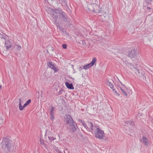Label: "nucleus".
I'll use <instances>...</instances> for the list:
<instances>
[{
	"instance_id": "nucleus-1",
	"label": "nucleus",
	"mask_w": 153,
	"mask_h": 153,
	"mask_svg": "<svg viewBox=\"0 0 153 153\" xmlns=\"http://www.w3.org/2000/svg\"><path fill=\"white\" fill-rule=\"evenodd\" d=\"M52 16L56 22L58 19L60 24H65L70 23V19L66 13L61 9H51Z\"/></svg>"
},
{
	"instance_id": "nucleus-2",
	"label": "nucleus",
	"mask_w": 153,
	"mask_h": 153,
	"mask_svg": "<svg viewBox=\"0 0 153 153\" xmlns=\"http://www.w3.org/2000/svg\"><path fill=\"white\" fill-rule=\"evenodd\" d=\"M1 145L2 148L5 150L7 153H11L14 150L13 144L8 138L5 137L3 138L1 143Z\"/></svg>"
},
{
	"instance_id": "nucleus-3",
	"label": "nucleus",
	"mask_w": 153,
	"mask_h": 153,
	"mask_svg": "<svg viewBox=\"0 0 153 153\" xmlns=\"http://www.w3.org/2000/svg\"><path fill=\"white\" fill-rule=\"evenodd\" d=\"M93 131L94 132L95 136L96 138L102 139L104 137L105 134L104 131L101 130L98 126H97Z\"/></svg>"
},
{
	"instance_id": "nucleus-4",
	"label": "nucleus",
	"mask_w": 153,
	"mask_h": 153,
	"mask_svg": "<svg viewBox=\"0 0 153 153\" xmlns=\"http://www.w3.org/2000/svg\"><path fill=\"white\" fill-rule=\"evenodd\" d=\"M97 126L95 124H93V123L91 122L88 121L87 124V128H85L86 130L89 132H91L93 131L96 128Z\"/></svg>"
},
{
	"instance_id": "nucleus-5",
	"label": "nucleus",
	"mask_w": 153,
	"mask_h": 153,
	"mask_svg": "<svg viewBox=\"0 0 153 153\" xmlns=\"http://www.w3.org/2000/svg\"><path fill=\"white\" fill-rule=\"evenodd\" d=\"M140 141L142 144L147 147L149 146L151 144L150 141L146 137L143 136L140 139Z\"/></svg>"
},
{
	"instance_id": "nucleus-6",
	"label": "nucleus",
	"mask_w": 153,
	"mask_h": 153,
	"mask_svg": "<svg viewBox=\"0 0 153 153\" xmlns=\"http://www.w3.org/2000/svg\"><path fill=\"white\" fill-rule=\"evenodd\" d=\"M94 7H95L93 9L94 13H99L100 16L103 15L104 17L105 16H104V13H104L103 10H100L101 9H100L98 5H97L96 4H94Z\"/></svg>"
},
{
	"instance_id": "nucleus-7",
	"label": "nucleus",
	"mask_w": 153,
	"mask_h": 153,
	"mask_svg": "<svg viewBox=\"0 0 153 153\" xmlns=\"http://www.w3.org/2000/svg\"><path fill=\"white\" fill-rule=\"evenodd\" d=\"M138 53V51L134 49H132L128 53V56L131 58L136 56Z\"/></svg>"
},
{
	"instance_id": "nucleus-8",
	"label": "nucleus",
	"mask_w": 153,
	"mask_h": 153,
	"mask_svg": "<svg viewBox=\"0 0 153 153\" xmlns=\"http://www.w3.org/2000/svg\"><path fill=\"white\" fill-rule=\"evenodd\" d=\"M97 61L96 58L95 57H94L91 61V62L90 63L88 64L85 66L83 67L84 69L85 70H87L89 68L91 67Z\"/></svg>"
},
{
	"instance_id": "nucleus-9",
	"label": "nucleus",
	"mask_w": 153,
	"mask_h": 153,
	"mask_svg": "<svg viewBox=\"0 0 153 153\" xmlns=\"http://www.w3.org/2000/svg\"><path fill=\"white\" fill-rule=\"evenodd\" d=\"M47 64L49 67L54 71V73L58 71V69L56 65L55 64H53L51 62H48Z\"/></svg>"
},
{
	"instance_id": "nucleus-10",
	"label": "nucleus",
	"mask_w": 153,
	"mask_h": 153,
	"mask_svg": "<svg viewBox=\"0 0 153 153\" xmlns=\"http://www.w3.org/2000/svg\"><path fill=\"white\" fill-rule=\"evenodd\" d=\"M66 123L67 124L70 125L73 123L74 121L72 119V117L69 114L66 115Z\"/></svg>"
},
{
	"instance_id": "nucleus-11",
	"label": "nucleus",
	"mask_w": 153,
	"mask_h": 153,
	"mask_svg": "<svg viewBox=\"0 0 153 153\" xmlns=\"http://www.w3.org/2000/svg\"><path fill=\"white\" fill-rule=\"evenodd\" d=\"M3 39L5 41L4 46L5 47V48L6 50L8 51L11 47L12 45V44L9 40H6L4 38Z\"/></svg>"
},
{
	"instance_id": "nucleus-12",
	"label": "nucleus",
	"mask_w": 153,
	"mask_h": 153,
	"mask_svg": "<svg viewBox=\"0 0 153 153\" xmlns=\"http://www.w3.org/2000/svg\"><path fill=\"white\" fill-rule=\"evenodd\" d=\"M70 127V130L72 132H74L76 129L77 127L76 123L74 122V123L71 124L69 125Z\"/></svg>"
},
{
	"instance_id": "nucleus-13",
	"label": "nucleus",
	"mask_w": 153,
	"mask_h": 153,
	"mask_svg": "<svg viewBox=\"0 0 153 153\" xmlns=\"http://www.w3.org/2000/svg\"><path fill=\"white\" fill-rule=\"evenodd\" d=\"M55 110V108L54 107H52L50 109V116L51 119L53 121L54 119V111Z\"/></svg>"
},
{
	"instance_id": "nucleus-14",
	"label": "nucleus",
	"mask_w": 153,
	"mask_h": 153,
	"mask_svg": "<svg viewBox=\"0 0 153 153\" xmlns=\"http://www.w3.org/2000/svg\"><path fill=\"white\" fill-rule=\"evenodd\" d=\"M65 84L67 88L70 89H74V88L72 83L70 84L68 82H66Z\"/></svg>"
},
{
	"instance_id": "nucleus-15",
	"label": "nucleus",
	"mask_w": 153,
	"mask_h": 153,
	"mask_svg": "<svg viewBox=\"0 0 153 153\" xmlns=\"http://www.w3.org/2000/svg\"><path fill=\"white\" fill-rule=\"evenodd\" d=\"M106 85L108 86L111 89H112L114 88V85L112 82H110L109 80L107 81L106 82Z\"/></svg>"
},
{
	"instance_id": "nucleus-16",
	"label": "nucleus",
	"mask_w": 153,
	"mask_h": 153,
	"mask_svg": "<svg viewBox=\"0 0 153 153\" xmlns=\"http://www.w3.org/2000/svg\"><path fill=\"white\" fill-rule=\"evenodd\" d=\"M55 23H56L57 27L59 28V30L63 32H64L65 29L62 28V27L59 25V23L57 22H55Z\"/></svg>"
},
{
	"instance_id": "nucleus-17",
	"label": "nucleus",
	"mask_w": 153,
	"mask_h": 153,
	"mask_svg": "<svg viewBox=\"0 0 153 153\" xmlns=\"http://www.w3.org/2000/svg\"><path fill=\"white\" fill-rule=\"evenodd\" d=\"M19 109L21 111H22L23 109V106L22 105V104L21 103V98L19 99Z\"/></svg>"
},
{
	"instance_id": "nucleus-18",
	"label": "nucleus",
	"mask_w": 153,
	"mask_h": 153,
	"mask_svg": "<svg viewBox=\"0 0 153 153\" xmlns=\"http://www.w3.org/2000/svg\"><path fill=\"white\" fill-rule=\"evenodd\" d=\"M79 122L85 128L87 127V124H85V121L80 119L79 120Z\"/></svg>"
},
{
	"instance_id": "nucleus-19",
	"label": "nucleus",
	"mask_w": 153,
	"mask_h": 153,
	"mask_svg": "<svg viewBox=\"0 0 153 153\" xmlns=\"http://www.w3.org/2000/svg\"><path fill=\"white\" fill-rule=\"evenodd\" d=\"M126 123L127 124L130 125V126H134V123L131 121H126Z\"/></svg>"
},
{
	"instance_id": "nucleus-20",
	"label": "nucleus",
	"mask_w": 153,
	"mask_h": 153,
	"mask_svg": "<svg viewBox=\"0 0 153 153\" xmlns=\"http://www.w3.org/2000/svg\"><path fill=\"white\" fill-rule=\"evenodd\" d=\"M48 138L50 141L52 142V141L53 140H54L56 139V138L53 137H52L50 136H48Z\"/></svg>"
},
{
	"instance_id": "nucleus-21",
	"label": "nucleus",
	"mask_w": 153,
	"mask_h": 153,
	"mask_svg": "<svg viewBox=\"0 0 153 153\" xmlns=\"http://www.w3.org/2000/svg\"><path fill=\"white\" fill-rule=\"evenodd\" d=\"M120 88L121 90V91L123 92V94L124 95H125L126 96H128V94L127 93H126V91L123 90L122 88Z\"/></svg>"
},
{
	"instance_id": "nucleus-22",
	"label": "nucleus",
	"mask_w": 153,
	"mask_h": 153,
	"mask_svg": "<svg viewBox=\"0 0 153 153\" xmlns=\"http://www.w3.org/2000/svg\"><path fill=\"white\" fill-rule=\"evenodd\" d=\"M16 45V46L17 48V49L18 50H20L21 49L22 47L20 45H18L17 44Z\"/></svg>"
},
{
	"instance_id": "nucleus-23",
	"label": "nucleus",
	"mask_w": 153,
	"mask_h": 153,
	"mask_svg": "<svg viewBox=\"0 0 153 153\" xmlns=\"http://www.w3.org/2000/svg\"><path fill=\"white\" fill-rule=\"evenodd\" d=\"M64 91V90L63 89H61L58 92V94L59 95L61 94Z\"/></svg>"
},
{
	"instance_id": "nucleus-24",
	"label": "nucleus",
	"mask_w": 153,
	"mask_h": 153,
	"mask_svg": "<svg viewBox=\"0 0 153 153\" xmlns=\"http://www.w3.org/2000/svg\"><path fill=\"white\" fill-rule=\"evenodd\" d=\"M62 47L64 49H66L67 45L66 44H64L62 45Z\"/></svg>"
},
{
	"instance_id": "nucleus-25",
	"label": "nucleus",
	"mask_w": 153,
	"mask_h": 153,
	"mask_svg": "<svg viewBox=\"0 0 153 153\" xmlns=\"http://www.w3.org/2000/svg\"><path fill=\"white\" fill-rule=\"evenodd\" d=\"M31 101V100L29 99L25 103L28 105L30 102Z\"/></svg>"
},
{
	"instance_id": "nucleus-26",
	"label": "nucleus",
	"mask_w": 153,
	"mask_h": 153,
	"mask_svg": "<svg viewBox=\"0 0 153 153\" xmlns=\"http://www.w3.org/2000/svg\"><path fill=\"white\" fill-rule=\"evenodd\" d=\"M27 105L26 103H25L23 105V108L25 107L26 106H27Z\"/></svg>"
},
{
	"instance_id": "nucleus-27",
	"label": "nucleus",
	"mask_w": 153,
	"mask_h": 153,
	"mask_svg": "<svg viewBox=\"0 0 153 153\" xmlns=\"http://www.w3.org/2000/svg\"><path fill=\"white\" fill-rule=\"evenodd\" d=\"M27 105L26 103H25L23 105V108L25 107L26 106H27Z\"/></svg>"
},
{
	"instance_id": "nucleus-28",
	"label": "nucleus",
	"mask_w": 153,
	"mask_h": 153,
	"mask_svg": "<svg viewBox=\"0 0 153 153\" xmlns=\"http://www.w3.org/2000/svg\"><path fill=\"white\" fill-rule=\"evenodd\" d=\"M27 105L26 103H25L23 105V108L25 107L26 106H27Z\"/></svg>"
},
{
	"instance_id": "nucleus-29",
	"label": "nucleus",
	"mask_w": 153,
	"mask_h": 153,
	"mask_svg": "<svg viewBox=\"0 0 153 153\" xmlns=\"http://www.w3.org/2000/svg\"><path fill=\"white\" fill-rule=\"evenodd\" d=\"M114 92L117 95H118L119 96L120 95V94H119L117 93V91H114Z\"/></svg>"
},
{
	"instance_id": "nucleus-30",
	"label": "nucleus",
	"mask_w": 153,
	"mask_h": 153,
	"mask_svg": "<svg viewBox=\"0 0 153 153\" xmlns=\"http://www.w3.org/2000/svg\"><path fill=\"white\" fill-rule=\"evenodd\" d=\"M136 71H137L135 72L136 73L137 72L138 73V74H139V70L138 69H137Z\"/></svg>"
},
{
	"instance_id": "nucleus-31",
	"label": "nucleus",
	"mask_w": 153,
	"mask_h": 153,
	"mask_svg": "<svg viewBox=\"0 0 153 153\" xmlns=\"http://www.w3.org/2000/svg\"><path fill=\"white\" fill-rule=\"evenodd\" d=\"M147 1H148L149 2H151L152 1V0H146Z\"/></svg>"
},
{
	"instance_id": "nucleus-32",
	"label": "nucleus",
	"mask_w": 153,
	"mask_h": 153,
	"mask_svg": "<svg viewBox=\"0 0 153 153\" xmlns=\"http://www.w3.org/2000/svg\"><path fill=\"white\" fill-rule=\"evenodd\" d=\"M112 89L113 91H114V92L115 91H116L113 88Z\"/></svg>"
},
{
	"instance_id": "nucleus-33",
	"label": "nucleus",
	"mask_w": 153,
	"mask_h": 153,
	"mask_svg": "<svg viewBox=\"0 0 153 153\" xmlns=\"http://www.w3.org/2000/svg\"><path fill=\"white\" fill-rule=\"evenodd\" d=\"M82 43L84 45L85 43V42H84V41H82Z\"/></svg>"
},
{
	"instance_id": "nucleus-34",
	"label": "nucleus",
	"mask_w": 153,
	"mask_h": 153,
	"mask_svg": "<svg viewBox=\"0 0 153 153\" xmlns=\"http://www.w3.org/2000/svg\"><path fill=\"white\" fill-rule=\"evenodd\" d=\"M1 85H0V89H1Z\"/></svg>"
},
{
	"instance_id": "nucleus-35",
	"label": "nucleus",
	"mask_w": 153,
	"mask_h": 153,
	"mask_svg": "<svg viewBox=\"0 0 153 153\" xmlns=\"http://www.w3.org/2000/svg\"><path fill=\"white\" fill-rule=\"evenodd\" d=\"M147 9H150V8L149 7H147Z\"/></svg>"
},
{
	"instance_id": "nucleus-36",
	"label": "nucleus",
	"mask_w": 153,
	"mask_h": 153,
	"mask_svg": "<svg viewBox=\"0 0 153 153\" xmlns=\"http://www.w3.org/2000/svg\"><path fill=\"white\" fill-rule=\"evenodd\" d=\"M45 1H47V0H44Z\"/></svg>"
},
{
	"instance_id": "nucleus-37",
	"label": "nucleus",
	"mask_w": 153,
	"mask_h": 153,
	"mask_svg": "<svg viewBox=\"0 0 153 153\" xmlns=\"http://www.w3.org/2000/svg\"><path fill=\"white\" fill-rule=\"evenodd\" d=\"M60 153H62V152H60Z\"/></svg>"
}]
</instances>
